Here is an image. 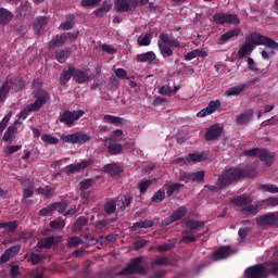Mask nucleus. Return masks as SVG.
<instances>
[{
  "instance_id": "obj_53",
  "label": "nucleus",
  "mask_w": 278,
  "mask_h": 278,
  "mask_svg": "<svg viewBox=\"0 0 278 278\" xmlns=\"http://www.w3.org/2000/svg\"><path fill=\"white\" fill-rule=\"evenodd\" d=\"M170 260L167 256H162L152 262V266H168Z\"/></svg>"
},
{
  "instance_id": "obj_62",
  "label": "nucleus",
  "mask_w": 278,
  "mask_h": 278,
  "mask_svg": "<svg viewBox=\"0 0 278 278\" xmlns=\"http://www.w3.org/2000/svg\"><path fill=\"white\" fill-rule=\"evenodd\" d=\"M51 229H64L66 227V224L64 220H52L50 222Z\"/></svg>"
},
{
  "instance_id": "obj_27",
  "label": "nucleus",
  "mask_w": 278,
  "mask_h": 278,
  "mask_svg": "<svg viewBox=\"0 0 278 278\" xmlns=\"http://www.w3.org/2000/svg\"><path fill=\"white\" fill-rule=\"evenodd\" d=\"M254 111L252 109L247 110L237 117L238 125H249L253 121Z\"/></svg>"
},
{
  "instance_id": "obj_11",
  "label": "nucleus",
  "mask_w": 278,
  "mask_h": 278,
  "mask_svg": "<svg viewBox=\"0 0 278 278\" xmlns=\"http://www.w3.org/2000/svg\"><path fill=\"white\" fill-rule=\"evenodd\" d=\"M138 8V0H115L116 12H134Z\"/></svg>"
},
{
  "instance_id": "obj_31",
  "label": "nucleus",
  "mask_w": 278,
  "mask_h": 278,
  "mask_svg": "<svg viewBox=\"0 0 278 278\" xmlns=\"http://www.w3.org/2000/svg\"><path fill=\"white\" fill-rule=\"evenodd\" d=\"M229 251H231L230 247H222L214 252L213 257L215 260H227V257L230 255Z\"/></svg>"
},
{
  "instance_id": "obj_54",
  "label": "nucleus",
  "mask_w": 278,
  "mask_h": 278,
  "mask_svg": "<svg viewBox=\"0 0 278 278\" xmlns=\"http://www.w3.org/2000/svg\"><path fill=\"white\" fill-rule=\"evenodd\" d=\"M28 262H31L33 266H38V263L42 262V254L31 252Z\"/></svg>"
},
{
  "instance_id": "obj_6",
  "label": "nucleus",
  "mask_w": 278,
  "mask_h": 278,
  "mask_svg": "<svg viewBox=\"0 0 278 278\" xmlns=\"http://www.w3.org/2000/svg\"><path fill=\"white\" fill-rule=\"evenodd\" d=\"M85 112L83 110L78 111H70L65 110L60 112L59 121L63 125H66V127H73L75 125V121H79L81 116H84Z\"/></svg>"
},
{
  "instance_id": "obj_2",
  "label": "nucleus",
  "mask_w": 278,
  "mask_h": 278,
  "mask_svg": "<svg viewBox=\"0 0 278 278\" xmlns=\"http://www.w3.org/2000/svg\"><path fill=\"white\" fill-rule=\"evenodd\" d=\"M267 47L268 49H275L278 51V42L270 37H266L258 33H252L247 38L245 43L239 49L238 55L240 59L245 58V55H251L255 47Z\"/></svg>"
},
{
  "instance_id": "obj_1",
  "label": "nucleus",
  "mask_w": 278,
  "mask_h": 278,
  "mask_svg": "<svg viewBox=\"0 0 278 278\" xmlns=\"http://www.w3.org/2000/svg\"><path fill=\"white\" fill-rule=\"evenodd\" d=\"M255 178L257 177V170L255 168H242V167H231L226 169L217 179V187L220 190L224 188H229L231 184H236V181H240V179L247 178Z\"/></svg>"
},
{
  "instance_id": "obj_34",
  "label": "nucleus",
  "mask_w": 278,
  "mask_h": 278,
  "mask_svg": "<svg viewBox=\"0 0 278 278\" xmlns=\"http://www.w3.org/2000/svg\"><path fill=\"white\" fill-rule=\"evenodd\" d=\"M104 173L111 175V177H116L123 173V169H121L116 164H109L104 166Z\"/></svg>"
},
{
  "instance_id": "obj_28",
  "label": "nucleus",
  "mask_w": 278,
  "mask_h": 278,
  "mask_svg": "<svg viewBox=\"0 0 278 278\" xmlns=\"http://www.w3.org/2000/svg\"><path fill=\"white\" fill-rule=\"evenodd\" d=\"M66 43V35L61 34L56 35L51 39V41L48 45V49H55L56 47H62Z\"/></svg>"
},
{
  "instance_id": "obj_3",
  "label": "nucleus",
  "mask_w": 278,
  "mask_h": 278,
  "mask_svg": "<svg viewBox=\"0 0 278 278\" xmlns=\"http://www.w3.org/2000/svg\"><path fill=\"white\" fill-rule=\"evenodd\" d=\"M159 38V51L164 59L173 58V49H170V47H175L176 49L181 47V42L179 40L170 38L166 33H162Z\"/></svg>"
},
{
  "instance_id": "obj_63",
  "label": "nucleus",
  "mask_w": 278,
  "mask_h": 278,
  "mask_svg": "<svg viewBox=\"0 0 278 278\" xmlns=\"http://www.w3.org/2000/svg\"><path fill=\"white\" fill-rule=\"evenodd\" d=\"M151 45V34H146L140 40L139 46L140 47H149Z\"/></svg>"
},
{
  "instance_id": "obj_8",
  "label": "nucleus",
  "mask_w": 278,
  "mask_h": 278,
  "mask_svg": "<svg viewBox=\"0 0 278 278\" xmlns=\"http://www.w3.org/2000/svg\"><path fill=\"white\" fill-rule=\"evenodd\" d=\"M213 21L217 25H225V23L228 25H240V17L236 14L215 13Z\"/></svg>"
},
{
  "instance_id": "obj_58",
  "label": "nucleus",
  "mask_w": 278,
  "mask_h": 278,
  "mask_svg": "<svg viewBox=\"0 0 278 278\" xmlns=\"http://www.w3.org/2000/svg\"><path fill=\"white\" fill-rule=\"evenodd\" d=\"M152 184H153V181H151V180L141 181L138 186L140 193L144 194V192H147V190H149V188H151Z\"/></svg>"
},
{
  "instance_id": "obj_25",
  "label": "nucleus",
  "mask_w": 278,
  "mask_h": 278,
  "mask_svg": "<svg viewBox=\"0 0 278 278\" xmlns=\"http://www.w3.org/2000/svg\"><path fill=\"white\" fill-rule=\"evenodd\" d=\"M94 186V180L87 178L80 181V190L83 192V199H90V188Z\"/></svg>"
},
{
  "instance_id": "obj_42",
  "label": "nucleus",
  "mask_w": 278,
  "mask_h": 278,
  "mask_svg": "<svg viewBox=\"0 0 278 278\" xmlns=\"http://www.w3.org/2000/svg\"><path fill=\"white\" fill-rule=\"evenodd\" d=\"M16 126H9L4 132L3 140L4 142H12L14 140V135L16 134Z\"/></svg>"
},
{
  "instance_id": "obj_37",
  "label": "nucleus",
  "mask_w": 278,
  "mask_h": 278,
  "mask_svg": "<svg viewBox=\"0 0 278 278\" xmlns=\"http://www.w3.org/2000/svg\"><path fill=\"white\" fill-rule=\"evenodd\" d=\"M241 214L244 216H255L260 212V205H245L243 208H241Z\"/></svg>"
},
{
  "instance_id": "obj_23",
  "label": "nucleus",
  "mask_w": 278,
  "mask_h": 278,
  "mask_svg": "<svg viewBox=\"0 0 278 278\" xmlns=\"http://www.w3.org/2000/svg\"><path fill=\"white\" fill-rule=\"evenodd\" d=\"M260 160L265 166H273L275 163V152L262 150L260 153Z\"/></svg>"
},
{
  "instance_id": "obj_36",
  "label": "nucleus",
  "mask_w": 278,
  "mask_h": 278,
  "mask_svg": "<svg viewBox=\"0 0 278 278\" xmlns=\"http://www.w3.org/2000/svg\"><path fill=\"white\" fill-rule=\"evenodd\" d=\"M237 36H240V28L231 29L225 34H223L219 37L220 42H228V40H231V38H237Z\"/></svg>"
},
{
  "instance_id": "obj_48",
  "label": "nucleus",
  "mask_w": 278,
  "mask_h": 278,
  "mask_svg": "<svg viewBox=\"0 0 278 278\" xmlns=\"http://www.w3.org/2000/svg\"><path fill=\"white\" fill-rule=\"evenodd\" d=\"M261 190L269 192L270 194H278V187L276 185H260Z\"/></svg>"
},
{
  "instance_id": "obj_55",
  "label": "nucleus",
  "mask_w": 278,
  "mask_h": 278,
  "mask_svg": "<svg viewBox=\"0 0 278 278\" xmlns=\"http://www.w3.org/2000/svg\"><path fill=\"white\" fill-rule=\"evenodd\" d=\"M182 187H184V185H181L179 182H175V184L170 185L166 191L167 197H173V194H175V192H177Z\"/></svg>"
},
{
  "instance_id": "obj_35",
  "label": "nucleus",
  "mask_w": 278,
  "mask_h": 278,
  "mask_svg": "<svg viewBox=\"0 0 278 278\" xmlns=\"http://www.w3.org/2000/svg\"><path fill=\"white\" fill-rule=\"evenodd\" d=\"M155 225V222L152 219H146L141 222H137L132 225V229L136 231V229H151Z\"/></svg>"
},
{
  "instance_id": "obj_22",
  "label": "nucleus",
  "mask_w": 278,
  "mask_h": 278,
  "mask_svg": "<svg viewBox=\"0 0 278 278\" xmlns=\"http://www.w3.org/2000/svg\"><path fill=\"white\" fill-rule=\"evenodd\" d=\"M105 144H108V153L110 155H121L123 153V144L112 141V139H105Z\"/></svg>"
},
{
  "instance_id": "obj_40",
  "label": "nucleus",
  "mask_w": 278,
  "mask_h": 278,
  "mask_svg": "<svg viewBox=\"0 0 278 278\" xmlns=\"http://www.w3.org/2000/svg\"><path fill=\"white\" fill-rule=\"evenodd\" d=\"M86 225H88V217L80 216L77 218L76 223H74L73 231H81Z\"/></svg>"
},
{
  "instance_id": "obj_32",
  "label": "nucleus",
  "mask_w": 278,
  "mask_h": 278,
  "mask_svg": "<svg viewBox=\"0 0 278 278\" xmlns=\"http://www.w3.org/2000/svg\"><path fill=\"white\" fill-rule=\"evenodd\" d=\"M12 18H14V14L11 11L0 8V25H8Z\"/></svg>"
},
{
  "instance_id": "obj_64",
  "label": "nucleus",
  "mask_w": 278,
  "mask_h": 278,
  "mask_svg": "<svg viewBox=\"0 0 278 278\" xmlns=\"http://www.w3.org/2000/svg\"><path fill=\"white\" fill-rule=\"evenodd\" d=\"M263 203H265V205H269L271 207H277V205H278V198L269 197V198L265 199L263 201Z\"/></svg>"
},
{
  "instance_id": "obj_59",
  "label": "nucleus",
  "mask_w": 278,
  "mask_h": 278,
  "mask_svg": "<svg viewBox=\"0 0 278 278\" xmlns=\"http://www.w3.org/2000/svg\"><path fill=\"white\" fill-rule=\"evenodd\" d=\"M23 149V146H9L4 150L5 155H14L17 151H21Z\"/></svg>"
},
{
  "instance_id": "obj_18",
  "label": "nucleus",
  "mask_w": 278,
  "mask_h": 278,
  "mask_svg": "<svg viewBox=\"0 0 278 278\" xmlns=\"http://www.w3.org/2000/svg\"><path fill=\"white\" fill-rule=\"evenodd\" d=\"M60 242H62V237H46L37 243V247L38 249H51L53 244H60Z\"/></svg>"
},
{
  "instance_id": "obj_39",
  "label": "nucleus",
  "mask_w": 278,
  "mask_h": 278,
  "mask_svg": "<svg viewBox=\"0 0 278 278\" xmlns=\"http://www.w3.org/2000/svg\"><path fill=\"white\" fill-rule=\"evenodd\" d=\"M104 121L110 123L111 125H115V127H121L123 122L125 121L123 117L114 116V115H104Z\"/></svg>"
},
{
  "instance_id": "obj_26",
  "label": "nucleus",
  "mask_w": 278,
  "mask_h": 278,
  "mask_svg": "<svg viewBox=\"0 0 278 278\" xmlns=\"http://www.w3.org/2000/svg\"><path fill=\"white\" fill-rule=\"evenodd\" d=\"M71 53H73V50L71 48H65L63 50H56L54 55L56 62L60 64H64L68 58H71Z\"/></svg>"
},
{
  "instance_id": "obj_33",
  "label": "nucleus",
  "mask_w": 278,
  "mask_h": 278,
  "mask_svg": "<svg viewBox=\"0 0 278 278\" xmlns=\"http://www.w3.org/2000/svg\"><path fill=\"white\" fill-rule=\"evenodd\" d=\"M177 247V239H172L168 243H163L156 247V251L159 253H166L167 251H173Z\"/></svg>"
},
{
  "instance_id": "obj_56",
  "label": "nucleus",
  "mask_w": 278,
  "mask_h": 278,
  "mask_svg": "<svg viewBox=\"0 0 278 278\" xmlns=\"http://www.w3.org/2000/svg\"><path fill=\"white\" fill-rule=\"evenodd\" d=\"M41 140L42 142H47L48 144H58L60 142V139L51 135H42Z\"/></svg>"
},
{
  "instance_id": "obj_14",
  "label": "nucleus",
  "mask_w": 278,
  "mask_h": 278,
  "mask_svg": "<svg viewBox=\"0 0 278 278\" xmlns=\"http://www.w3.org/2000/svg\"><path fill=\"white\" fill-rule=\"evenodd\" d=\"M136 62H148L150 66H157V55H155V52L153 51H148L141 54H137Z\"/></svg>"
},
{
  "instance_id": "obj_5",
  "label": "nucleus",
  "mask_w": 278,
  "mask_h": 278,
  "mask_svg": "<svg viewBox=\"0 0 278 278\" xmlns=\"http://www.w3.org/2000/svg\"><path fill=\"white\" fill-rule=\"evenodd\" d=\"M61 140L66 144H86V142H90L92 140V137L83 131H77L70 135H62Z\"/></svg>"
},
{
  "instance_id": "obj_21",
  "label": "nucleus",
  "mask_w": 278,
  "mask_h": 278,
  "mask_svg": "<svg viewBox=\"0 0 278 278\" xmlns=\"http://www.w3.org/2000/svg\"><path fill=\"white\" fill-rule=\"evenodd\" d=\"M12 86H14V79L7 78L0 87V102L5 101V97L10 94V90H12Z\"/></svg>"
},
{
  "instance_id": "obj_46",
  "label": "nucleus",
  "mask_w": 278,
  "mask_h": 278,
  "mask_svg": "<svg viewBox=\"0 0 278 278\" xmlns=\"http://www.w3.org/2000/svg\"><path fill=\"white\" fill-rule=\"evenodd\" d=\"M104 211L108 214V216H111V214H114V212H116V202L113 201H109L104 204Z\"/></svg>"
},
{
  "instance_id": "obj_49",
  "label": "nucleus",
  "mask_w": 278,
  "mask_h": 278,
  "mask_svg": "<svg viewBox=\"0 0 278 278\" xmlns=\"http://www.w3.org/2000/svg\"><path fill=\"white\" fill-rule=\"evenodd\" d=\"M233 203L237 204L238 207H242L243 205L248 206L251 200L244 195H239L235 199Z\"/></svg>"
},
{
  "instance_id": "obj_30",
  "label": "nucleus",
  "mask_w": 278,
  "mask_h": 278,
  "mask_svg": "<svg viewBox=\"0 0 278 278\" xmlns=\"http://www.w3.org/2000/svg\"><path fill=\"white\" fill-rule=\"evenodd\" d=\"M74 27H75V15L68 14L66 16V21L59 26V29H61V31H68V29H73Z\"/></svg>"
},
{
  "instance_id": "obj_29",
  "label": "nucleus",
  "mask_w": 278,
  "mask_h": 278,
  "mask_svg": "<svg viewBox=\"0 0 278 278\" xmlns=\"http://www.w3.org/2000/svg\"><path fill=\"white\" fill-rule=\"evenodd\" d=\"M205 156L203 153H190L187 159H178L177 162H184L190 164V162H204Z\"/></svg>"
},
{
  "instance_id": "obj_43",
  "label": "nucleus",
  "mask_w": 278,
  "mask_h": 278,
  "mask_svg": "<svg viewBox=\"0 0 278 278\" xmlns=\"http://www.w3.org/2000/svg\"><path fill=\"white\" fill-rule=\"evenodd\" d=\"M197 242V236L194 233H186V230L182 231V238L180 239V244H190Z\"/></svg>"
},
{
  "instance_id": "obj_20",
  "label": "nucleus",
  "mask_w": 278,
  "mask_h": 278,
  "mask_svg": "<svg viewBox=\"0 0 278 278\" xmlns=\"http://www.w3.org/2000/svg\"><path fill=\"white\" fill-rule=\"evenodd\" d=\"M261 225L278 227V212L269 213L261 217Z\"/></svg>"
},
{
  "instance_id": "obj_41",
  "label": "nucleus",
  "mask_w": 278,
  "mask_h": 278,
  "mask_svg": "<svg viewBox=\"0 0 278 278\" xmlns=\"http://www.w3.org/2000/svg\"><path fill=\"white\" fill-rule=\"evenodd\" d=\"M187 214H188V207L180 206L178 210L172 213V218H174V220L176 222L181 220V218H184Z\"/></svg>"
},
{
  "instance_id": "obj_16",
  "label": "nucleus",
  "mask_w": 278,
  "mask_h": 278,
  "mask_svg": "<svg viewBox=\"0 0 278 278\" xmlns=\"http://www.w3.org/2000/svg\"><path fill=\"white\" fill-rule=\"evenodd\" d=\"M115 202V207L117 210H121V212H125L131 203H134V197L131 195H119L116 200H113Z\"/></svg>"
},
{
  "instance_id": "obj_52",
  "label": "nucleus",
  "mask_w": 278,
  "mask_h": 278,
  "mask_svg": "<svg viewBox=\"0 0 278 278\" xmlns=\"http://www.w3.org/2000/svg\"><path fill=\"white\" fill-rule=\"evenodd\" d=\"M34 187L30 185V187L24 188L23 189V198H22V203H25L30 197H34Z\"/></svg>"
},
{
  "instance_id": "obj_51",
  "label": "nucleus",
  "mask_w": 278,
  "mask_h": 278,
  "mask_svg": "<svg viewBox=\"0 0 278 278\" xmlns=\"http://www.w3.org/2000/svg\"><path fill=\"white\" fill-rule=\"evenodd\" d=\"M148 244V240L139 238L134 242V251H140V249H144V247H147Z\"/></svg>"
},
{
  "instance_id": "obj_24",
  "label": "nucleus",
  "mask_w": 278,
  "mask_h": 278,
  "mask_svg": "<svg viewBox=\"0 0 278 278\" xmlns=\"http://www.w3.org/2000/svg\"><path fill=\"white\" fill-rule=\"evenodd\" d=\"M73 79L76 81V84H86V81H90V76L86 73V71L74 67Z\"/></svg>"
},
{
  "instance_id": "obj_45",
  "label": "nucleus",
  "mask_w": 278,
  "mask_h": 278,
  "mask_svg": "<svg viewBox=\"0 0 278 278\" xmlns=\"http://www.w3.org/2000/svg\"><path fill=\"white\" fill-rule=\"evenodd\" d=\"M38 194H42L43 197H47L48 199L53 197V189L51 188V186H47L45 188L39 187L37 189Z\"/></svg>"
},
{
  "instance_id": "obj_47",
  "label": "nucleus",
  "mask_w": 278,
  "mask_h": 278,
  "mask_svg": "<svg viewBox=\"0 0 278 278\" xmlns=\"http://www.w3.org/2000/svg\"><path fill=\"white\" fill-rule=\"evenodd\" d=\"M4 229L7 230V233H14V231L18 229V223L16 220L7 222L4 224Z\"/></svg>"
},
{
  "instance_id": "obj_61",
  "label": "nucleus",
  "mask_w": 278,
  "mask_h": 278,
  "mask_svg": "<svg viewBox=\"0 0 278 278\" xmlns=\"http://www.w3.org/2000/svg\"><path fill=\"white\" fill-rule=\"evenodd\" d=\"M10 114L5 115L2 121L0 122V136L1 134H3V131H5V127H8L9 123H10Z\"/></svg>"
},
{
  "instance_id": "obj_17",
  "label": "nucleus",
  "mask_w": 278,
  "mask_h": 278,
  "mask_svg": "<svg viewBox=\"0 0 278 278\" xmlns=\"http://www.w3.org/2000/svg\"><path fill=\"white\" fill-rule=\"evenodd\" d=\"M74 73H75L74 64H70L67 68H63L60 75V85L66 86V84H68V81H71V79L74 77Z\"/></svg>"
},
{
  "instance_id": "obj_7",
  "label": "nucleus",
  "mask_w": 278,
  "mask_h": 278,
  "mask_svg": "<svg viewBox=\"0 0 278 278\" xmlns=\"http://www.w3.org/2000/svg\"><path fill=\"white\" fill-rule=\"evenodd\" d=\"M35 102L30 104V110L38 112L43 105L49 103L51 96L45 89H37L34 91Z\"/></svg>"
},
{
  "instance_id": "obj_10",
  "label": "nucleus",
  "mask_w": 278,
  "mask_h": 278,
  "mask_svg": "<svg viewBox=\"0 0 278 278\" xmlns=\"http://www.w3.org/2000/svg\"><path fill=\"white\" fill-rule=\"evenodd\" d=\"M89 166H92V160L83 161L76 164H70L64 167V173L65 175H67V177H71V175H75V173L86 170V168H89Z\"/></svg>"
},
{
  "instance_id": "obj_12",
  "label": "nucleus",
  "mask_w": 278,
  "mask_h": 278,
  "mask_svg": "<svg viewBox=\"0 0 278 278\" xmlns=\"http://www.w3.org/2000/svg\"><path fill=\"white\" fill-rule=\"evenodd\" d=\"M223 126L220 124H214L210 128H207L205 132L206 142H214V140H218L223 134Z\"/></svg>"
},
{
  "instance_id": "obj_60",
  "label": "nucleus",
  "mask_w": 278,
  "mask_h": 278,
  "mask_svg": "<svg viewBox=\"0 0 278 278\" xmlns=\"http://www.w3.org/2000/svg\"><path fill=\"white\" fill-rule=\"evenodd\" d=\"M79 244H84L81 238L74 236L68 239V247H79Z\"/></svg>"
},
{
  "instance_id": "obj_19",
  "label": "nucleus",
  "mask_w": 278,
  "mask_h": 278,
  "mask_svg": "<svg viewBox=\"0 0 278 278\" xmlns=\"http://www.w3.org/2000/svg\"><path fill=\"white\" fill-rule=\"evenodd\" d=\"M47 23H49V17L45 15H39L36 17L34 23V31L37 36H40V34L45 30Z\"/></svg>"
},
{
  "instance_id": "obj_57",
  "label": "nucleus",
  "mask_w": 278,
  "mask_h": 278,
  "mask_svg": "<svg viewBox=\"0 0 278 278\" xmlns=\"http://www.w3.org/2000/svg\"><path fill=\"white\" fill-rule=\"evenodd\" d=\"M218 108H220V100H215L208 103L206 110L208 111L210 114H214V112H216Z\"/></svg>"
},
{
  "instance_id": "obj_50",
  "label": "nucleus",
  "mask_w": 278,
  "mask_h": 278,
  "mask_svg": "<svg viewBox=\"0 0 278 278\" xmlns=\"http://www.w3.org/2000/svg\"><path fill=\"white\" fill-rule=\"evenodd\" d=\"M260 153H262V149H260V148H253L251 150L243 151V155L245 157H257V155L260 157Z\"/></svg>"
},
{
  "instance_id": "obj_38",
  "label": "nucleus",
  "mask_w": 278,
  "mask_h": 278,
  "mask_svg": "<svg viewBox=\"0 0 278 278\" xmlns=\"http://www.w3.org/2000/svg\"><path fill=\"white\" fill-rule=\"evenodd\" d=\"M166 199V189L162 187L157 191L154 192L153 197L151 198L152 203H162Z\"/></svg>"
},
{
  "instance_id": "obj_13",
  "label": "nucleus",
  "mask_w": 278,
  "mask_h": 278,
  "mask_svg": "<svg viewBox=\"0 0 278 278\" xmlns=\"http://www.w3.org/2000/svg\"><path fill=\"white\" fill-rule=\"evenodd\" d=\"M255 84V80H250L245 84H241L225 91V97H240L244 90H249L251 86Z\"/></svg>"
},
{
  "instance_id": "obj_9",
  "label": "nucleus",
  "mask_w": 278,
  "mask_h": 278,
  "mask_svg": "<svg viewBox=\"0 0 278 278\" xmlns=\"http://www.w3.org/2000/svg\"><path fill=\"white\" fill-rule=\"evenodd\" d=\"M245 278H267L268 271H266V267L264 264H256L250 266L244 271Z\"/></svg>"
},
{
  "instance_id": "obj_44",
  "label": "nucleus",
  "mask_w": 278,
  "mask_h": 278,
  "mask_svg": "<svg viewBox=\"0 0 278 278\" xmlns=\"http://www.w3.org/2000/svg\"><path fill=\"white\" fill-rule=\"evenodd\" d=\"M189 178L191 181H197V184H203V181H205V172L200 170L191 173Z\"/></svg>"
},
{
  "instance_id": "obj_4",
  "label": "nucleus",
  "mask_w": 278,
  "mask_h": 278,
  "mask_svg": "<svg viewBox=\"0 0 278 278\" xmlns=\"http://www.w3.org/2000/svg\"><path fill=\"white\" fill-rule=\"evenodd\" d=\"M118 275L125 277L127 275H147V269L142 266V256L130 260V263L123 268Z\"/></svg>"
},
{
  "instance_id": "obj_15",
  "label": "nucleus",
  "mask_w": 278,
  "mask_h": 278,
  "mask_svg": "<svg viewBox=\"0 0 278 278\" xmlns=\"http://www.w3.org/2000/svg\"><path fill=\"white\" fill-rule=\"evenodd\" d=\"M185 225L187 227L185 233H197V231H201V229L205 228V222L197 219L185 220Z\"/></svg>"
}]
</instances>
